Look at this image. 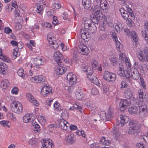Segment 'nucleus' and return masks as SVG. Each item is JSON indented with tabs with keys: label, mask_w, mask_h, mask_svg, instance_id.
Returning <instances> with one entry per match:
<instances>
[{
	"label": "nucleus",
	"mask_w": 148,
	"mask_h": 148,
	"mask_svg": "<svg viewBox=\"0 0 148 148\" xmlns=\"http://www.w3.org/2000/svg\"><path fill=\"white\" fill-rule=\"evenodd\" d=\"M11 108L14 112L20 114L23 110V106L22 104L18 101H14L11 103Z\"/></svg>",
	"instance_id": "f257e3e1"
},
{
	"label": "nucleus",
	"mask_w": 148,
	"mask_h": 148,
	"mask_svg": "<svg viewBox=\"0 0 148 148\" xmlns=\"http://www.w3.org/2000/svg\"><path fill=\"white\" fill-rule=\"evenodd\" d=\"M129 129L128 133L130 134H134L137 132L139 130L138 124L134 121H130L129 123Z\"/></svg>",
	"instance_id": "f03ea898"
},
{
	"label": "nucleus",
	"mask_w": 148,
	"mask_h": 148,
	"mask_svg": "<svg viewBox=\"0 0 148 148\" xmlns=\"http://www.w3.org/2000/svg\"><path fill=\"white\" fill-rule=\"evenodd\" d=\"M148 111L147 106L145 103L139 106V115L141 118L146 117L148 115Z\"/></svg>",
	"instance_id": "7ed1b4c3"
},
{
	"label": "nucleus",
	"mask_w": 148,
	"mask_h": 148,
	"mask_svg": "<svg viewBox=\"0 0 148 148\" xmlns=\"http://www.w3.org/2000/svg\"><path fill=\"white\" fill-rule=\"evenodd\" d=\"M139 60L142 62L146 60L148 62V49H146L143 51H140L138 55Z\"/></svg>",
	"instance_id": "20e7f679"
},
{
	"label": "nucleus",
	"mask_w": 148,
	"mask_h": 148,
	"mask_svg": "<svg viewBox=\"0 0 148 148\" xmlns=\"http://www.w3.org/2000/svg\"><path fill=\"white\" fill-rule=\"evenodd\" d=\"M116 75L114 73L108 71H105L103 73V78L104 79L109 82L115 81Z\"/></svg>",
	"instance_id": "39448f33"
},
{
	"label": "nucleus",
	"mask_w": 148,
	"mask_h": 148,
	"mask_svg": "<svg viewBox=\"0 0 148 148\" xmlns=\"http://www.w3.org/2000/svg\"><path fill=\"white\" fill-rule=\"evenodd\" d=\"M131 66H130V69H128L129 67L127 68L128 73L130 72V77H131L134 79H138L139 77V72L136 69L131 67Z\"/></svg>",
	"instance_id": "423d86ee"
},
{
	"label": "nucleus",
	"mask_w": 148,
	"mask_h": 148,
	"mask_svg": "<svg viewBox=\"0 0 148 148\" xmlns=\"http://www.w3.org/2000/svg\"><path fill=\"white\" fill-rule=\"evenodd\" d=\"M88 29L82 28L80 29V34L82 38L85 41H88L90 38Z\"/></svg>",
	"instance_id": "0eeeda50"
},
{
	"label": "nucleus",
	"mask_w": 148,
	"mask_h": 148,
	"mask_svg": "<svg viewBox=\"0 0 148 148\" xmlns=\"http://www.w3.org/2000/svg\"><path fill=\"white\" fill-rule=\"evenodd\" d=\"M125 33L128 36H131L133 40L136 43L138 40V36L136 32L134 31L130 32L129 29L127 28H125L124 30Z\"/></svg>",
	"instance_id": "6e6552de"
},
{
	"label": "nucleus",
	"mask_w": 148,
	"mask_h": 148,
	"mask_svg": "<svg viewBox=\"0 0 148 148\" xmlns=\"http://www.w3.org/2000/svg\"><path fill=\"white\" fill-rule=\"evenodd\" d=\"M54 59L57 63L58 65H60L62 64L61 60L63 58L62 54L59 51H57L54 53Z\"/></svg>",
	"instance_id": "1a4fd4ad"
},
{
	"label": "nucleus",
	"mask_w": 148,
	"mask_h": 148,
	"mask_svg": "<svg viewBox=\"0 0 148 148\" xmlns=\"http://www.w3.org/2000/svg\"><path fill=\"white\" fill-rule=\"evenodd\" d=\"M119 59L121 61H125L127 68L129 67L128 69H130L129 67L130 66H132V65L130 63L129 59L126 57L124 53H120L119 55Z\"/></svg>",
	"instance_id": "9d476101"
},
{
	"label": "nucleus",
	"mask_w": 148,
	"mask_h": 148,
	"mask_svg": "<svg viewBox=\"0 0 148 148\" xmlns=\"http://www.w3.org/2000/svg\"><path fill=\"white\" fill-rule=\"evenodd\" d=\"M66 78L71 86L76 84L77 79L76 75H75L73 74L72 73H69L67 75Z\"/></svg>",
	"instance_id": "9b49d317"
},
{
	"label": "nucleus",
	"mask_w": 148,
	"mask_h": 148,
	"mask_svg": "<svg viewBox=\"0 0 148 148\" xmlns=\"http://www.w3.org/2000/svg\"><path fill=\"white\" fill-rule=\"evenodd\" d=\"M51 90V87L45 85L42 88L40 93L43 97H45L49 93H52Z\"/></svg>",
	"instance_id": "f8f14e48"
},
{
	"label": "nucleus",
	"mask_w": 148,
	"mask_h": 148,
	"mask_svg": "<svg viewBox=\"0 0 148 148\" xmlns=\"http://www.w3.org/2000/svg\"><path fill=\"white\" fill-rule=\"evenodd\" d=\"M79 52L81 55H88L89 50L87 47L84 44H81L79 46Z\"/></svg>",
	"instance_id": "ddd939ff"
},
{
	"label": "nucleus",
	"mask_w": 148,
	"mask_h": 148,
	"mask_svg": "<svg viewBox=\"0 0 148 148\" xmlns=\"http://www.w3.org/2000/svg\"><path fill=\"white\" fill-rule=\"evenodd\" d=\"M41 144V148H52L53 147L52 141L50 139L47 140H43Z\"/></svg>",
	"instance_id": "4468645a"
},
{
	"label": "nucleus",
	"mask_w": 148,
	"mask_h": 148,
	"mask_svg": "<svg viewBox=\"0 0 148 148\" xmlns=\"http://www.w3.org/2000/svg\"><path fill=\"white\" fill-rule=\"evenodd\" d=\"M30 80L35 83H40L44 82L45 80V77L42 75L37 76L30 78Z\"/></svg>",
	"instance_id": "2eb2a0df"
},
{
	"label": "nucleus",
	"mask_w": 148,
	"mask_h": 148,
	"mask_svg": "<svg viewBox=\"0 0 148 148\" xmlns=\"http://www.w3.org/2000/svg\"><path fill=\"white\" fill-rule=\"evenodd\" d=\"M112 38L113 40L115 41L117 50L119 51H122L123 49V46L121 44L120 42L118 40L117 37L115 34H112Z\"/></svg>",
	"instance_id": "dca6fc26"
},
{
	"label": "nucleus",
	"mask_w": 148,
	"mask_h": 148,
	"mask_svg": "<svg viewBox=\"0 0 148 148\" xmlns=\"http://www.w3.org/2000/svg\"><path fill=\"white\" fill-rule=\"evenodd\" d=\"M102 9L99 5H96L94 7V12L95 15L97 17H99L101 18L103 16V14L102 12Z\"/></svg>",
	"instance_id": "f3484780"
},
{
	"label": "nucleus",
	"mask_w": 148,
	"mask_h": 148,
	"mask_svg": "<svg viewBox=\"0 0 148 148\" xmlns=\"http://www.w3.org/2000/svg\"><path fill=\"white\" fill-rule=\"evenodd\" d=\"M130 103L126 99L121 100L119 103L120 109L121 111H124L129 105Z\"/></svg>",
	"instance_id": "a211bd4d"
},
{
	"label": "nucleus",
	"mask_w": 148,
	"mask_h": 148,
	"mask_svg": "<svg viewBox=\"0 0 148 148\" xmlns=\"http://www.w3.org/2000/svg\"><path fill=\"white\" fill-rule=\"evenodd\" d=\"M26 97L28 100L36 106H38L39 103L38 101L34 98V96L30 93H27L26 94Z\"/></svg>",
	"instance_id": "6ab92c4d"
},
{
	"label": "nucleus",
	"mask_w": 148,
	"mask_h": 148,
	"mask_svg": "<svg viewBox=\"0 0 148 148\" xmlns=\"http://www.w3.org/2000/svg\"><path fill=\"white\" fill-rule=\"evenodd\" d=\"M34 63L36 65H42L45 63V59L42 57L35 58L34 59Z\"/></svg>",
	"instance_id": "aec40b11"
},
{
	"label": "nucleus",
	"mask_w": 148,
	"mask_h": 148,
	"mask_svg": "<svg viewBox=\"0 0 148 148\" xmlns=\"http://www.w3.org/2000/svg\"><path fill=\"white\" fill-rule=\"evenodd\" d=\"M69 123L66 120H61L59 124V127L62 129L66 130L69 126Z\"/></svg>",
	"instance_id": "412c9836"
},
{
	"label": "nucleus",
	"mask_w": 148,
	"mask_h": 148,
	"mask_svg": "<svg viewBox=\"0 0 148 148\" xmlns=\"http://www.w3.org/2000/svg\"><path fill=\"white\" fill-rule=\"evenodd\" d=\"M62 64L60 65L55 70V73L58 75H61L65 72L66 70V68L62 66Z\"/></svg>",
	"instance_id": "4be33fe9"
},
{
	"label": "nucleus",
	"mask_w": 148,
	"mask_h": 148,
	"mask_svg": "<svg viewBox=\"0 0 148 148\" xmlns=\"http://www.w3.org/2000/svg\"><path fill=\"white\" fill-rule=\"evenodd\" d=\"M66 142L70 144H73L75 141L76 139L74 137L73 134H70L67 136L65 139Z\"/></svg>",
	"instance_id": "5701e85b"
},
{
	"label": "nucleus",
	"mask_w": 148,
	"mask_h": 148,
	"mask_svg": "<svg viewBox=\"0 0 148 148\" xmlns=\"http://www.w3.org/2000/svg\"><path fill=\"white\" fill-rule=\"evenodd\" d=\"M32 115L31 114H26L23 117V122L25 123H28L33 121L34 120L32 118Z\"/></svg>",
	"instance_id": "b1692460"
},
{
	"label": "nucleus",
	"mask_w": 148,
	"mask_h": 148,
	"mask_svg": "<svg viewBox=\"0 0 148 148\" xmlns=\"http://www.w3.org/2000/svg\"><path fill=\"white\" fill-rule=\"evenodd\" d=\"M83 71L84 72L87 73V77L88 76H91L92 75L93 69L91 67H88V66H85L83 68Z\"/></svg>",
	"instance_id": "393cba45"
},
{
	"label": "nucleus",
	"mask_w": 148,
	"mask_h": 148,
	"mask_svg": "<svg viewBox=\"0 0 148 148\" xmlns=\"http://www.w3.org/2000/svg\"><path fill=\"white\" fill-rule=\"evenodd\" d=\"M8 68L7 66L4 63L0 62V73L4 75L6 73Z\"/></svg>",
	"instance_id": "a878e982"
},
{
	"label": "nucleus",
	"mask_w": 148,
	"mask_h": 148,
	"mask_svg": "<svg viewBox=\"0 0 148 148\" xmlns=\"http://www.w3.org/2000/svg\"><path fill=\"white\" fill-rule=\"evenodd\" d=\"M117 73L121 77H123L125 76L127 78H129L130 77V72L128 73V69L126 72H125L124 70H119Z\"/></svg>",
	"instance_id": "bb28decb"
},
{
	"label": "nucleus",
	"mask_w": 148,
	"mask_h": 148,
	"mask_svg": "<svg viewBox=\"0 0 148 148\" xmlns=\"http://www.w3.org/2000/svg\"><path fill=\"white\" fill-rule=\"evenodd\" d=\"M119 11L123 18L125 20H127L128 19L129 14L126 10H125L123 8H121L119 9Z\"/></svg>",
	"instance_id": "cd10ccee"
},
{
	"label": "nucleus",
	"mask_w": 148,
	"mask_h": 148,
	"mask_svg": "<svg viewBox=\"0 0 148 148\" xmlns=\"http://www.w3.org/2000/svg\"><path fill=\"white\" fill-rule=\"evenodd\" d=\"M114 112V108L112 107H109L106 114V116L108 117L109 121H110L113 117Z\"/></svg>",
	"instance_id": "c85d7f7f"
},
{
	"label": "nucleus",
	"mask_w": 148,
	"mask_h": 148,
	"mask_svg": "<svg viewBox=\"0 0 148 148\" xmlns=\"http://www.w3.org/2000/svg\"><path fill=\"white\" fill-rule=\"evenodd\" d=\"M124 95L127 99L132 98L133 96V92L130 88H127L124 91Z\"/></svg>",
	"instance_id": "c756f323"
},
{
	"label": "nucleus",
	"mask_w": 148,
	"mask_h": 148,
	"mask_svg": "<svg viewBox=\"0 0 148 148\" xmlns=\"http://www.w3.org/2000/svg\"><path fill=\"white\" fill-rule=\"evenodd\" d=\"M8 80L6 79L3 80L1 83V86L3 89H5L10 85Z\"/></svg>",
	"instance_id": "7c9ffc66"
},
{
	"label": "nucleus",
	"mask_w": 148,
	"mask_h": 148,
	"mask_svg": "<svg viewBox=\"0 0 148 148\" xmlns=\"http://www.w3.org/2000/svg\"><path fill=\"white\" fill-rule=\"evenodd\" d=\"M87 77L90 79L91 82L94 84L97 85H98L99 84V82L98 79L95 76H92V75L90 76H88Z\"/></svg>",
	"instance_id": "2f4dec72"
},
{
	"label": "nucleus",
	"mask_w": 148,
	"mask_h": 148,
	"mask_svg": "<svg viewBox=\"0 0 148 148\" xmlns=\"http://www.w3.org/2000/svg\"><path fill=\"white\" fill-rule=\"evenodd\" d=\"M120 118L121 119L120 123L122 125L127 123L129 121L128 117L125 115H121L120 116Z\"/></svg>",
	"instance_id": "473e14b6"
},
{
	"label": "nucleus",
	"mask_w": 148,
	"mask_h": 148,
	"mask_svg": "<svg viewBox=\"0 0 148 148\" xmlns=\"http://www.w3.org/2000/svg\"><path fill=\"white\" fill-rule=\"evenodd\" d=\"M99 6L103 10L108 7V3L106 0H101L100 2Z\"/></svg>",
	"instance_id": "72a5a7b5"
},
{
	"label": "nucleus",
	"mask_w": 148,
	"mask_h": 148,
	"mask_svg": "<svg viewBox=\"0 0 148 148\" xmlns=\"http://www.w3.org/2000/svg\"><path fill=\"white\" fill-rule=\"evenodd\" d=\"M82 3L85 9H87L91 6L90 0H82Z\"/></svg>",
	"instance_id": "f704fd0d"
},
{
	"label": "nucleus",
	"mask_w": 148,
	"mask_h": 148,
	"mask_svg": "<svg viewBox=\"0 0 148 148\" xmlns=\"http://www.w3.org/2000/svg\"><path fill=\"white\" fill-rule=\"evenodd\" d=\"M0 59L2 60L7 62H10V60L6 56L3 55L1 49L0 48Z\"/></svg>",
	"instance_id": "c9c22d12"
},
{
	"label": "nucleus",
	"mask_w": 148,
	"mask_h": 148,
	"mask_svg": "<svg viewBox=\"0 0 148 148\" xmlns=\"http://www.w3.org/2000/svg\"><path fill=\"white\" fill-rule=\"evenodd\" d=\"M100 117L101 119L103 120L104 121H109L108 117L106 116V114L104 111H102L101 112L100 114Z\"/></svg>",
	"instance_id": "e433bc0d"
},
{
	"label": "nucleus",
	"mask_w": 148,
	"mask_h": 148,
	"mask_svg": "<svg viewBox=\"0 0 148 148\" xmlns=\"http://www.w3.org/2000/svg\"><path fill=\"white\" fill-rule=\"evenodd\" d=\"M114 136L116 139L120 138L122 137V136L121 134V133L120 131L117 129L114 130Z\"/></svg>",
	"instance_id": "4c0bfd02"
},
{
	"label": "nucleus",
	"mask_w": 148,
	"mask_h": 148,
	"mask_svg": "<svg viewBox=\"0 0 148 148\" xmlns=\"http://www.w3.org/2000/svg\"><path fill=\"white\" fill-rule=\"evenodd\" d=\"M138 109L135 106L131 107L128 109V111L130 114H136Z\"/></svg>",
	"instance_id": "58836bf2"
},
{
	"label": "nucleus",
	"mask_w": 148,
	"mask_h": 148,
	"mask_svg": "<svg viewBox=\"0 0 148 148\" xmlns=\"http://www.w3.org/2000/svg\"><path fill=\"white\" fill-rule=\"evenodd\" d=\"M44 7L43 5L38 6L37 7L36 12L37 13L42 14L43 12Z\"/></svg>",
	"instance_id": "ea45409f"
},
{
	"label": "nucleus",
	"mask_w": 148,
	"mask_h": 148,
	"mask_svg": "<svg viewBox=\"0 0 148 148\" xmlns=\"http://www.w3.org/2000/svg\"><path fill=\"white\" fill-rule=\"evenodd\" d=\"M100 18V17H97V16L95 15L94 16L91 18V20L92 21L93 23L97 24L99 23Z\"/></svg>",
	"instance_id": "a19ab883"
},
{
	"label": "nucleus",
	"mask_w": 148,
	"mask_h": 148,
	"mask_svg": "<svg viewBox=\"0 0 148 148\" xmlns=\"http://www.w3.org/2000/svg\"><path fill=\"white\" fill-rule=\"evenodd\" d=\"M0 124L3 127L7 126L9 127L11 125L10 122L8 121H2L0 122Z\"/></svg>",
	"instance_id": "79ce46f5"
},
{
	"label": "nucleus",
	"mask_w": 148,
	"mask_h": 148,
	"mask_svg": "<svg viewBox=\"0 0 148 148\" xmlns=\"http://www.w3.org/2000/svg\"><path fill=\"white\" fill-rule=\"evenodd\" d=\"M50 41L49 42V44L52 45V47L53 49H56L58 48L59 45L56 41Z\"/></svg>",
	"instance_id": "37998d69"
},
{
	"label": "nucleus",
	"mask_w": 148,
	"mask_h": 148,
	"mask_svg": "<svg viewBox=\"0 0 148 148\" xmlns=\"http://www.w3.org/2000/svg\"><path fill=\"white\" fill-rule=\"evenodd\" d=\"M73 106L75 109H77L81 112H82L83 110L82 106L79 103L76 102L74 104Z\"/></svg>",
	"instance_id": "c03bdc74"
},
{
	"label": "nucleus",
	"mask_w": 148,
	"mask_h": 148,
	"mask_svg": "<svg viewBox=\"0 0 148 148\" xmlns=\"http://www.w3.org/2000/svg\"><path fill=\"white\" fill-rule=\"evenodd\" d=\"M17 73L18 75L22 78H24L25 75L23 73V69L22 68H21L18 70Z\"/></svg>",
	"instance_id": "a18cd8bd"
},
{
	"label": "nucleus",
	"mask_w": 148,
	"mask_h": 148,
	"mask_svg": "<svg viewBox=\"0 0 148 148\" xmlns=\"http://www.w3.org/2000/svg\"><path fill=\"white\" fill-rule=\"evenodd\" d=\"M54 107L56 109V110L60 112L61 110L60 104L59 103L56 101L53 105Z\"/></svg>",
	"instance_id": "49530a36"
},
{
	"label": "nucleus",
	"mask_w": 148,
	"mask_h": 148,
	"mask_svg": "<svg viewBox=\"0 0 148 148\" xmlns=\"http://www.w3.org/2000/svg\"><path fill=\"white\" fill-rule=\"evenodd\" d=\"M76 133L77 135L82 136L83 137L85 138L86 137V134L83 130H79L76 132Z\"/></svg>",
	"instance_id": "de8ad7c7"
},
{
	"label": "nucleus",
	"mask_w": 148,
	"mask_h": 148,
	"mask_svg": "<svg viewBox=\"0 0 148 148\" xmlns=\"http://www.w3.org/2000/svg\"><path fill=\"white\" fill-rule=\"evenodd\" d=\"M138 94L140 99L143 100L144 93L143 89H140L138 91Z\"/></svg>",
	"instance_id": "09e8293b"
},
{
	"label": "nucleus",
	"mask_w": 148,
	"mask_h": 148,
	"mask_svg": "<svg viewBox=\"0 0 148 148\" xmlns=\"http://www.w3.org/2000/svg\"><path fill=\"white\" fill-rule=\"evenodd\" d=\"M142 36L146 41V42L148 44V34L145 30L143 31L142 32Z\"/></svg>",
	"instance_id": "8fccbe9b"
},
{
	"label": "nucleus",
	"mask_w": 148,
	"mask_h": 148,
	"mask_svg": "<svg viewBox=\"0 0 148 148\" xmlns=\"http://www.w3.org/2000/svg\"><path fill=\"white\" fill-rule=\"evenodd\" d=\"M38 120L42 125H44L46 122V119L42 116L38 117Z\"/></svg>",
	"instance_id": "3c124183"
},
{
	"label": "nucleus",
	"mask_w": 148,
	"mask_h": 148,
	"mask_svg": "<svg viewBox=\"0 0 148 148\" xmlns=\"http://www.w3.org/2000/svg\"><path fill=\"white\" fill-rule=\"evenodd\" d=\"M13 54L14 56L16 57L14 58H15L18 55H19V53L18 48L16 47L13 50Z\"/></svg>",
	"instance_id": "603ef678"
},
{
	"label": "nucleus",
	"mask_w": 148,
	"mask_h": 148,
	"mask_svg": "<svg viewBox=\"0 0 148 148\" xmlns=\"http://www.w3.org/2000/svg\"><path fill=\"white\" fill-rule=\"evenodd\" d=\"M110 61L111 64L114 66H115L117 64V59L116 58L112 57L110 59Z\"/></svg>",
	"instance_id": "864d4df0"
},
{
	"label": "nucleus",
	"mask_w": 148,
	"mask_h": 148,
	"mask_svg": "<svg viewBox=\"0 0 148 148\" xmlns=\"http://www.w3.org/2000/svg\"><path fill=\"white\" fill-rule=\"evenodd\" d=\"M91 64L94 69L95 70L97 69V67L98 66L97 62L96 60H93L92 61Z\"/></svg>",
	"instance_id": "5fc2aeb1"
},
{
	"label": "nucleus",
	"mask_w": 148,
	"mask_h": 148,
	"mask_svg": "<svg viewBox=\"0 0 148 148\" xmlns=\"http://www.w3.org/2000/svg\"><path fill=\"white\" fill-rule=\"evenodd\" d=\"M83 93H76V97L77 99L79 100H81L83 98Z\"/></svg>",
	"instance_id": "6e6d98bb"
},
{
	"label": "nucleus",
	"mask_w": 148,
	"mask_h": 148,
	"mask_svg": "<svg viewBox=\"0 0 148 148\" xmlns=\"http://www.w3.org/2000/svg\"><path fill=\"white\" fill-rule=\"evenodd\" d=\"M90 28L88 29V30H89V31H90L92 33H94L96 30V27L95 25H94V24H93V25H92V26Z\"/></svg>",
	"instance_id": "4d7b16f0"
},
{
	"label": "nucleus",
	"mask_w": 148,
	"mask_h": 148,
	"mask_svg": "<svg viewBox=\"0 0 148 148\" xmlns=\"http://www.w3.org/2000/svg\"><path fill=\"white\" fill-rule=\"evenodd\" d=\"M43 27L48 28H51V23L47 22H44L42 24Z\"/></svg>",
	"instance_id": "13d9d810"
},
{
	"label": "nucleus",
	"mask_w": 148,
	"mask_h": 148,
	"mask_svg": "<svg viewBox=\"0 0 148 148\" xmlns=\"http://www.w3.org/2000/svg\"><path fill=\"white\" fill-rule=\"evenodd\" d=\"M91 92L93 95H96L98 93V90L97 88H93L91 90Z\"/></svg>",
	"instance_id": "bf43d9fd"
},
{
	"label": "nucleus",
	"mask_w": 148,
	"mask_h": 148,
	"mask_svg": "<svg viewBox=\"0 0 148 148\" xmlns=\"http://www.w3.org/2000/svg\"><path fill=\"white\" fill-rule=\"evenodd\" d=\"M52 7L54 9L56 10L59 9L60 7V5L59 3H53Z\"/></svg>",
	"instance_id": "052dcab7"
},
{
	"label": "nucleus",
	"mask_w": 148,
	"mask_h": 148,
	"mask_svg": "<svg viewBox=\"0 0 148 148\" xmlns=\"http://www.w3.org/2000/svg\"><path fill=\"white\" fill-rule=\"evenodd\" d=\"M34 126V132H39L40 131V126L38 124H36Z\"/></svg>",
	"instance_id": "680f3d73"
},
{
	"label": "nucleus",
	"mask_w": 148,
	"mask_h": 148,
	"mask_svg": "<svg viewBox=\"0 0 148 148\" xmlns=\"http://www.w3.org/2000/svg\"><path fill=\"white\" fill-rule=\"evenodd\" d=\"M91 20L88 19L84 22V26L86 27L87 25L88 27H90L91 25Z\"/></svg>",
	"instance_id": "e2e57ef3"
},
{
	"label": "nucleus",
	"mask_w": 148,
	"mask_h": 148,
	"mask_svg": "<svg viewBox=\"0 0 148 148\" xmlns=\"http://www.w3.org/2000/svg\"><path fill=\"white\" fill-rule=\"evenodd\" d=\"M4 32L7 34H9L12 32V29L9 27H5L4 30Z\"/></svg>",
	"instance_id": "0e129e2a"
},
{
	"label": "nucleus",
	"mask_w": 148,
	"mask_h": 148,
	"mask_svg": "<svg viewBox=\"0 0 148 148\" xmlns=\"http://www.w3.org/2000/svg\"><path fill=\"white\" fill-rule=\"evenodd\" d=\"M18 91V89L16 87H14L12 90L11 92L13 94L16 95L17 94Z\"/></svg>",
	"instance_id": "69168bd1"
},
{
	"label": "nucleus",
	"mask_w": 148,
	"mask_h": 148,
	"mask_svg": "<svg viewBox=\"0 0 148 148\" xmlns=\"http://www.w3.org/2000/svg\"><path fill=\"white\" fill-rule=\"evenodd\" d=\"M121 88H125L127 87V85L126 84V82L125 81H122L121 83Z\"/></svg>",
	"instance_id": "338daca9"
},
{
	"label": "nucleus",
	"mask_w": 148,
	"mask_h": 148,
	"mask_svg": "<svg viewBox=\"0 0 148 148\" xmlns=\"http://www.w3.org/2000/svg\"><path fill=\"white\" fill-rule=\"evenodd\" d=\"M53 21L52 23L54 25L57 24L58 22V21L57 19V17L56 16H53Z\"/></svg>",
	"instance_id": "774afa93"
}]
</instances>
